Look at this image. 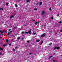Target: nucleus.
<instances>
[{
    "label": "nucleus",
    "mask_w": 62,
    "mask_h": 62,
    "mask_svg": "<svg viewBox=\"0 0 62 62\" xmlns=\"http://www.w3.org/2000/svg\"><path fill=\"white\" fill-rule=\"evenodd\" d=\"M9 31H10V30H11V29H9Z\"/></svg>",
    "instance_id": "nucleus-41"
},
{
    "label": "nucleus",
    "mask_w": 62,
    "mask_h": 62,
    "mask_svg": "<svg viewBox=\"0 0 62 62\" xmlns=\"http://www.w3.org/2000/svg\"><path fill=\"white\" fill-rule=\"evenodd\" d=\"M53 61H54V62H55V60H54Z\"/></svg>",
    "instance_id": "nucleus-44"
},
{
    "label": "nucleus",
    "mask_w": 62,
    "mask_h": 62,
    "mask_svg": "<svg viewBox=\"0 0 62 62\" xmlns=\"http://www.w3.org/2000/svg\"><path fill=\"white\" fill-rule=\"evenodd\" d=\"M17 39L18 40V39H20V37H19L17 38Z\"/></svg>",
    "instance_id": "nucleus-15"
},
{
    "label": "nucleus",
    "mask_w": 62,
    "mask_h": 62,
    "mask_svg": "<svg viewBox=\"0 0 62 62\" xmlns=\"http://www.w3.org/2000/svg\"><path fill=\"white\" fill-rule=\"evenodd\" d=\"M49 45H52V43H50L49 44Z\"/></svg>",
    "instance_id": "nucleus-28"
},
{
    "label": "nucleus",
    "mask_w": 62,
    "mask_h": 62,
    "mask_svg": "<svg viewBox=\"0 0 62 62\" xmlns=\"http://www.w3.org/2000/svg\"><path fill=\"white\" fill-rule=\"evenodd\" d=\"M38 5V3H37L36 4V5Z\"/></svg>",
    "instance_id": "nucleus-39"
},
{
    "label": "nucleus",
    "mask_w": 62,
    "mask_h": 62,
    "mask_svg": "<svg viewBox=\"0 0 62 62\" xmlns=\"http://www.w3.org/2000/svg\"><path fill=\"white\" fill-rule=\"evenodd\" d=\"M10 33H11L12 32V31H10Z\"/></svg>",
    "instance_id": "nucleus-33"
},
{
    "label": "nucleus",
    "mask_w": 62,
    "mask_h": 62,
    "mask_svg": "<svg viewBox=\"0 0 62 62\" xmlns=\"http://www.w3.org/2000/svg\"><path fill=\"white\" fill-rule=\"evenodd\" d=\"M45 34H43L42 35H41V37H45Z\"/></svg>",
    "instance_id": "nucleus-3"
},
{
    "label": "nucleus",
    "mask_w": 62,
    "mask_h": 62,
    "mask_svg": "<svg viewBox=\"0 0 62 62\" xmlns=\"http://www.w3.org/2000/svg\"><path fill=\"white\" fill-rule=\"evenodd\" d=\"M8 39H6V41L7 43H8Z\"/></svg>",
    "instance_id": "nucleus-7"
},
{
    "label": "nucleus",
    "mask_w": 62,
    "mask_h": 62,
    "mask_svg": "<svg viewBox=\"0 0 62 62\" xmlns=\"http://www.w3.org/2000/svg\"><path fill=\"white\" fill-rule=\"evenodd\" d=\"M9 34H10V33H9V32H8V35H9Z\"/></svg>",
    "instance_id": "nucleus-23"
},
{
    "label": "nucleus",
    "mask_w": 62,
    "mask_h": 62,
    "mask_svg": "<svg viewBox=\"0 0 62 62\" xmlns=\"http://www.w3.org/2000/svg\"><path fill=\"white\" fill-rule=\"evenodd\" d=\"M13 50L14 51H15V49L14 48H13Z\"/></svg>",
    "instance_id": "nucleus-22"
},
{
    "label": "nucleus",
    "mask_w": 62,
    "mask_h": 62,
    "mask_svg": "<svg viewBox=\"0 0 62 62\" xmlns=\"http://www.w3.org/2000/svg\"><path fill=\"white\" fill-rule=\"evenodd\" d=\"M42 2H40V3H39L40 5H42Z\"/></svg>",
    "instance_id": "nucleus-6"
},
{
    "label": "nucleus",
    "mask_w": 62,
    "mask_h": 62,
    "mask_svg": "<svg viewBox=\"0 0 62 62\" xmlns=\"http://www.w3.org/2000/svg\"><path fill=\"white\" fill-rule=\"evenodd\" d=\"M28 33L30 34H31V31H29L28 32Z\"/></svg>",
    "instance_id": "nucleus-4"
},
{
    "label": "nucleus",
    "mask_w": 62,
    "mask_h": 62,
    "mask_svg": "<svg viewBox=\"0 0 62 62\" xmlns=\"http://www.w3.org/2000/svg\"><path fill=\"white\" fill-rule=\"evenodd\" d=\"M53 57V56L51 55L49 57V58H51V57Z\"/></svg>",
    "instance_id": "nucleus-16"
},
{
    "label": "nucleus",
    "mask_w": 62,
    "mask_h": 62,
    "mask_svg": "<svg viewBox=\"0 0 62 62\" xmlns=\"http://www.w3.org/2000/svg\"><path fill=\"white\" fill-rule=\"evenodd\" d=\"M35 20H33V22H35Z\"/></svg>",
    "instance_id": "nucleus-45"
},
{
    "label": "nucleus",
    "mask_w": 62,
    "mask_h": 62,
    "mask_svg": "<svg viewBox=\"0 0 62 62\" xmlns=\"http://www.w3.org/2000/svg\"><path fill=\"white\" fill-rule=\"evenodd\" d=\"M27 2L28 3L30 2V1L29 0H27Z\"/></svg>",
    "instance_id": "nucleus-12"
},
{
    "label": "nucleus",
    "mask_w": 62,
    "mask_h": 62,
    "mask_svg": "<svg viewBox=\"0 0 62 62\" xmlns=\"http://www.w3.org/2000/svg\"><path fill=\"white\" fill-rule=\"evenodd\" d=\"M27 43H29V41H27Z\"/></svg>",
    "instance_id": "nucleus-26"
},
{
    "label": "nucleus",
    "mask_w": 62,
    "mask_h": 62,
    "mask_svg": "<svg viewBox=\"0 0 62 62\" xmlns=\"http://www.w3.org/2000/svg\"><path fill=\"white\" fill-rule=\"evenodd\" d=\"M34 35H35V34H36V33H33Z\"/></svg>",
    "instance_id": "nucleus-34"
},
{
    "label": "nucleus",
    "mask_w": 62,
    "mask_h": 62,
    "mask_svg": "<svg viewBox=\"0 0 62 62\" xmlns=\"http://www.w3.org/2000/svg\"><path fill=\"white\" fill-rule=\"evenodd\" d=\"M51 8H49V10H51Z\"/></svg>",
    "instance_id": "nucleus-25"
},
{
    "label": "nucleus",
    "mask_w": 62,
    "mask_h": 62,
    "mask_svg": "<svg viewBox=\"0 0 62 62\" xmlns=\"http://www.w3.org/2000/svg\"><path fill=\"white\" fill-rule=\"evenodd\" d=\"M0 10H3V8H0Z\"/></svg>",
    "instance_id": "nucleus-10"
},
{
    "label": "nucleus",
    "mask_w": 62,
    "mask_h": 62,
    "mask_svg": "<svg viewBox=\"0 0 62 62\" xmlns=\"http://www.w3.org/2000/svg\"><path fill=\"white\" fill-rule=\"evenodd\" d=\"M15 6L16 7H18V5H15Z\"/></svg>",
    "instance_id": "nucleus-21"
},
{
    "label": "nucleus",
    "mask_w": 62,
    "mask_h": 62,
    "mask_svg": "<svg viewBox=\"0 0 62 62\" xmlns=\"http://www.w3.org/2000/svg\"><path fill=\"white\" fill-rule=\"evenodd\" d=\"M46 26V25H44V26Z\"/></svg>",
    "instance_id": "nucleus-49"
},
{
    "label": "nucleus",
    "mask_w": 62,
    "mask_h": 62,
    "mask_svg": "<svg viewBox=\"0 0 62 62\" xmlns=\"http://www.w3.org/2000/svg\"><path fill=\"white\" fill-rule=\"evenodd\" d=\"M39 23V22H38L37 23Z\"/></svg>",
    "instance_id": "nucleus-37"
},
{
    "label": "nucleus",
    "mask_w": 62,
    "mask_h": 62,
    "mask_svg": "<svg viewBox=\"0 0 62 62\" xmlns=\"http://www.w3.org/2000/svg\"><path fill=\"white\" fill-rule=\"evenodd\" d=\"M14 28L15 29H16L17 28H16V27H14Z\"/></svg>",
    "instance_id": "nucleus-38"
},
{
    "label": "nucleus",
    "mask_w": 62,
    "mask_h": 62,
    "mask_svg": "<svg viewBox=\"0 0 62 62\" xmlns=\"http://www.w3.org/2000/svg\"><path fill=\"white\" fill-rule=\"evenodd\" d=\"M2 35H4V34H2Z\"/></svg>",
    "instance_id": "nucleus-48"
},
{
    "label": "nucleus",
    "mask_w": 62,
    "mask_h": 62,
    "mask_svg": "<svg viewBox=\"0 0 62 62\" xmlns=\"http://www.w3.org/2000/svg\"><path fill=\"white\" fill-rule=\"evenodd\" d=\"M15 49H17V46H16L15 47Z\"/></svg>",
    "instance_id": "nucleus-35"
},
{
    "label": "nucleus",
    "mask_w": 62,
    "mask_h": 62,
    "mask_svg": "<svg viewBox=\"0 0 62 62\" xmlns=\"http://www.w3.org/2000/svg\"><path fill=\"white\" fill-rule=\"evenodd\" d=\"M45 13V12L43 10L42 11V12L41 14L42 15H43L44 14V13Z\"/></svg>",
    "instance_id": "nucleus-2"
},
{
    "label": "nucleus",
    "mask_w": 62,
    "mask_h": 62,
    "mask_svg": "<svg viewBox=\"0 0 62 62\" xmlns=\"http://www.w3.org/2000/svg\"><path fill=\"white\" fill-rule=\"evenodd\" d=\"M57 16H59V14L57 15Z\"/></svg>",
    "instance_id": "nucleus-36"
},
{
    "label": "nucleus",
    "mask_w": 62,
    "mask_h": 62,
    "mask_svg": "<svg viewBox=\"0 0 62 62\" xmlns=\"http://www.w3.org/2000/svg\"><path fill=\"white\" fill-rule=\"evenodd\" d=\"M9 45L10 46H12V45H11V43L9 44Z\"/></svg>",
    "instance_id": "nucleus-19"
},
{
    "label": "nucleus",
    "mask_w": 62,
    "mask_h": 62,
    "mask_svg": "<svg viewBox=\"0 0 62 62\" xmlns=\"http://www.w3.org/2000/svg\"><path fill=\"white\" fill-rule=\"evenodd\" d=\"M24 38H22V39H23Z\"/></svg>",
    "instance_id": "nucleus-42"
},
{
    "label": "nucleus",
    "mask_w": 62,
    "mask_h": 62,
    "mask_svg": "<svg viewBox=\"0 0 62 62\" xmlns=\"http://www.w3.org/2000/svg\"><path fill=\"white\" fill-rule=\"evenodd\" d=\"M24 32L23 31V32H22V34H24Z\"/></svg>",
    "instance_id": "nucleus-30"
},
{
    "label": "nucleus",
    "mask_w": 62,
    "mask_h": 62,
    "mask_svg": "<svg viewBox=\"0 0 62 62\" xmlns=\"http://www.w3.org/2000/svg\"><path fill=\"white\" fill-rule=\"evenodd\" d=\"M62 23V22L61 21H60L59 23Z\"/></svg>",
    "instance_id": "nucleus-18"
},
{
    "label": "nucleus",
    "mask_w": 62,
    "mask_h": 62,
    "mask_svg": "<svg viewBox=\"0 0 62 62\" xmlns=\"http://www.w3.org/2000/svg\"><path fill=\"white\" fill-rule=\"evenodd\" d=\"M31 54H32V53H30L29 54L30 55Z\"/></svg>",
    "instance_id": "nucleus-27"
},
{
    "label": "nucleus",
    "mask_w": 62,
    "mask_h": 62,
    "mask_svg": "<svg viewBox=\"0 0 62 62\" xmlns=\"http://www.w3.org/2000/svg\"><path fill=\"white\" fill-rule=\"evenodd\" d=\"M1 38V36H0V38Z\"/></svg>",
    "instance_id": "nucleus-47"
},
{
    "label": "nucleus",
    "mask_w": 62,
    "mask_h": 62,
    "mask_svg": "<svg viewBox=\"0 0 62 62\" xmlns=\"http://www.w3.org/2000/svg\"><path fill=\"white\" fill-rule=\"evenodd\" d=\"M1 32H2V31H0V33Z\"/></svg>",
    "instance_id": "nucleus-40"
},
{
    "label": "nucleus",
    "mask_w": 62,
    "mask_h": 62,
    "mask_svg": "<svg viewBox=\"0 0 62 62\" xmlns=\"http://www.w3.org/2000/svg\"><path fill=\"white\" fill-rule=\"evenodd\" d=\"M3 33V32H1V34H2Z\"/></svg>",
    "instance_id": "nucleus-43"
},
{
    "label": "nucleus",
    "mask_w": 62,
    "mask_h": 62,
    "mask_svg": "<svg viewBox=\"0 0 62 62\" xmlns=\"http://www.w3.org/2000/svg\"><path fill=\"white\" fill-rule=\"evenodd\" d=\"M5 32H6V31H5Z\"/></svg>",
    "instance_id": "nucleus-50"
},
{
    "label": "nucleus",
    "mask_w": 62,
    "mask_h": 62,
    "mask_svg": "<svg viewBox=\"0 0 62 62\" xmlns=\"http://www.w3.org/2000/svg\"><path fill=\"white\" fill-rule=\"evenodd\" d=\"M40 41V40H39V39H38L37 40H36V42H39V41Z\"/></svg>",
    "instance_id": "nucleus-5"
},
{
    "label": "nucleus",
    "mask_w": 62,
    "mask_h": 62,
    "mask_svg": "<svg viewBox=\"0 0 62 62\" xmlns=\"http://www.w3.org/2000/svg\"><path fill=\"white\" fill-rule=\"evenodd\" d=\"M3 46H4V47H5V46H6V45H3Z\"/></svg>",
    "instance_id": "nucleus-24"
},
{
    "label": "nucleus",
    "mask_w": 62,
    "mask_h": 62,
    "mask_svg": "<svg viewBox=\"0 0 62 62\" xmlns=\"http://www.w3.org/2000/svg\"><path fill=\"white\" fill-rule=\"evenodd\" d=\"M60 32H62V30H60Z\"/></svg>",
    "instance_id": "nucleus-31"
},
{
    "label": "nucleus",
    "mask_w": 62,
    "mask_h": 62,
    "mask_svg": "<svg viewBox=\"0 0 62 62\" xmlns=\"http://www.w3.org/2000/svg\"><path fill=\"white\" fill-rule=\"evenodd\" d=\"M9 4V3H6V5L7 6H8V4Z\"/></svg>",
    "instance_id": "nucleus-8"
},
{
    "label": "nucleus",
    "mask_w": 62,
    "mask_h": 62,
    "mask_svg": "<svg viewBox=\"0 0 62 62\" xmlns=\"http://www.w3.org/2000/svg\"><path fill=\"white\" fill-rule=\"evenodd\" d=\"M51 19H53V17H51Z\"/></svg>",
    "instance_id": "nucleus-32"
},
{
    "label": "nucleus",
    "mask_w": 62,
    "mask_h": 62,
    "mask_svg": "<svg viewBox=\"0 0 62 62\" xmlns=\"http://www.w3.org/2000/svg\"><path fill=\"white\" fill-rule=\"evenodd\" d=\"M60 47H54V49H57V50H58L59 49H60Z\"/></svg>",
    "instance_id": "nucleus-1"
},
{
    "label": "nucleus",
    "mask_w": 62,
    "mask_h": 62,
    "mask_svg": "<svg viewBox=\"0 0 62 62\" xmlns=\"http://www.w3.org/2000/svg\"><path fill=\"white\" fill-rule=\"evenodd\" d=\"M4 31H3V32H3H3H4Z\"/></svg>",
    "instance_id": "nucleus-46"
},
{
    "label": "nucleus",
    "mask_w": 62,
    "mask_h": 62,
    "mask_svg": "<svg viewBox=\"0 0 62 62\" xmlns=\"http://www.w3.org/2000/svg\"><path fill=\"white\" fill-rule=\"evenodd\" d=\"M37 10V8L34 9V10Z\"/></svg>",
    "instance_id": "nucleus-14"
},
{
    "label": "nucleus",
    "mask_w": 62,
    "mask_h": 62,
    "mask_svg": "<svg viewBox=\"0 0 62 62\" xmlns=\"http://www.w3.org/2000/svg\"><path fill=\"white\" fill-rule=\"evenodd\" d=\"M35 24L36 25H37V24H38V23L37 22H36L35 23Z\"/></svg>",
    "instance_id": "nucleus-13"
},
{
    "label": "nucleus",
    "mask_w": 62,
    "mask_h": 62,
    "mask_svg": "<svg viewBox=\"0 0 62 62\" xmlns=\"http://www.w3.org/2000/svg\"><path fill=\"white\" fill-rule=\"evenodd\" d=\"M2 53H0V55H2Z\"/></svg>",
    "instance_id": "nucleus-29"
},
{
    "label": "nucleus",
    "mask_w": 62,
    "mask_h": 62,
    "mask_svg": "<svg viewBox=\"0 0 62 62\" xmlns=\"http://www.w3.org/2000/svg\"><path fill=\"white\" fill-rule=\"evenodd\" d=\"M28 32H26L25 33V34H28Z\"/></svg>",
    "instance_id": "nucleus-20"
},
{
    "label": "nucleus",
    "mask_w": 62,
    "mask_h": 62,
    "mask_svg": "<svg viewBox=\"0 0 62 62\" xmlns=\"http://www.w3.org/2000/svg\"><path fill=\"white\" fill-rule=\"evenodd\" d=\"M13 17H14V16H11V17H10V18H13Z\"/></svg>",
    "instance_id": "nucleus-11"
},
{
    "label": "nucleus",
    "mask_w": 62,
    "mask_h": 62,
    "mask_svg": "<svg viewBox=\"0 0 62 62\" xmlns=\"http://www.w3.org/2000/svg\"><path fill=\"white\" fill-rule=\"evenodd\" d=\"M43 43V41H42L41 42V43H40V45H41V44H42V43Z\"/></svg>",
    "instance_id": "nucleus-17"
},
{
    "label": "nucleus",
    "mask_w": 62,
    "mask_h": 62,
    "mask_svg": "<svg viewBox=\"0 0 62 62\" xmlns=\"http://www.w3.org/2000/svg\"><path fill=\"white\" fill-rule=\"evenodd\" d=\"M0 50H1L2 51V50H3V49L1 47H0Z\"/></svg>",
    "instance_id": "nucleus-9"
}]
</instances>
